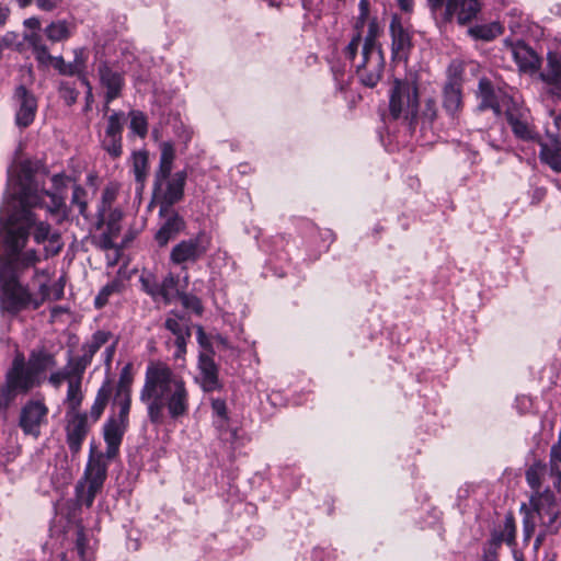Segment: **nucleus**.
Instances as JSON below:
<instances>
[{"label":"nucleus","instance_id":"f257e3e1","mask_svg":"<svg viewBox=\"0 0 561 561\" xmlns=\"http://www.w3.org/2000/svg\"><path fill=\"white\" fill-rule=\"evenodd\" d=\"M139 400L145 404L147 417L161 426L169 419L179 421L190 411V392L184 378L168 364L150 362L145 371Z\"/></svg>","mask_w":561,"mask_h":561},{"label":"nucleus","instance_id":"f03ea898","mask_svg":"<svg viewBox=\"0 0 561 561\" xmlns=\"http://www.w3.org/2000/svg\"><path fill=\"white\" fill-rule=\"evenodd\" d=\"M16 198L19 205L10 210L5 221L2 220V243L8 249L7 265L15 268L32 267L39 261L37 252L34 249H24L35 221L32 208L39 205L41 197L31 175L21 184Z\"/></svg>","mask_w":561,"mask_h":561},{"label":"nucleus","instance_id":"7ed1b4c3","mask_svg":"<svg viewBox=\"0 0 561 561\" xmlns=\"http://www.w3.org/2000/svg\"><path fill=\"white\" fill-rule=\"evenodd\" d=\"M114 403L118 407L117 415L110 416L103 424V438L106 450L103 454L107 460L117 457L124 435L129 426V412L131 407L130 387L121 381L116 389Z\"/></svg>","mask_w":561,"mask_h":561},{"label":"nucleus","instance_id":"20e7f679","mask_svg":"<svg viewBox=\"0 0 561 561\" xmlns=\"http://www.w3.org/2000/svg\"><path fill=\"white\" fill-rule=\"evenodd\" d=\"M362 36L357 33L344 49V56L355 69L359 82L368 88H374L380 81L385 58L381 49L363 50L358 53Z\"/></svg>","mask_w":561,"mask_h":561},{"label":"nucleus","instance_id":"39448f33","mask_svg":"<svg viewBox=\"0 0 561 561\" xmlns=\"http://www.w3.org/2000/svg\"><path fill=\"white\" fill-rule=\"evenodd\" d=\"M8 249L2 243V311L18 314L30 308L33 297L26 285L19 277L28 267L15 268L7 265Z\"/></svg>","mask_w":561,"mask_h":561},{"label":"nucleus","instance_id":"423d86ee","mask_svg":"<svg viewBox=\"0 0 561 561\" xmlns=\"http://www.w3.org/2000/svg\"><path fill=\"white\" fill-rule=\"evenodd\" d=\"M520 512L535 519V524L546 531L558 533L561 528V511L556 495L549 489L535 492L529 500V506L522 504Z\"/></svg>","mask_w":561,"mask_h":561},{"label":"nucleus","instance_id":"0eeeda50","mask_svg":"<svg viewBox=\"0 0 561 561\" xmlns=\"http://www.w3.org/2000/svg\"><path fill=\"white\" fill-rule=\"evenodd\" d=\"M105 459L106 457L102 453L94 455V447L91 446L84 476L76 486L79 504L91 507L95 496L102 491L107 478V462Z\"/></svg>","mask_w":561,"mask_h":561},{"label":"nucleus","instance_id":"6e6552de","mask_svg":"<svg viewBox=\"0 0 561 561\" xmlns=\"http://www.w3.org/2000/svg\"><path fill=\"white\" fill-rule=\"evenodd\" d=\"M390 114L393 118L404 117L410 124H416L419 117V95L415 82L394 80L389 101Z\"/></svg>","mask_w":561,"mask_h":561},{"label":"nucleus","instance_id":"1a4fd4ad","mask_svg":"<svg viewBox=\"0 0 561 561\" xmlns=\"http://www.w3.org/2000/svg\"><path fill=\"white\" fill-rule=\"evenodd\" d=\"M33 371L27 368L23 354H18L5 376V387H2V401L9 402L19 394H26L37 385Z\"/></svg>","mask_w":561,"mask_h":561},{"label":"nucleus","instance_id":"9d476101","mask_svg":"<svg viewBox=\"0 0 561 561\" xmlns=\"http://www.w3.org/2000/svg\"><path fill=\"white\" fill-rule=\"evenodd\" d=\"M96 75L101 88L105 90L104 95V111H108V105L116 99L122 96L123 90L126 84L125 71H123L116 64L107 60H102L98 64Z\"/></svg>","mask_w":561,"mask_h":561},{"label":"nucleus","instance_id":"9b49d317","mask_svg":"<svg viewBox=\"0 0 561 561\" xmlns=\"http://www.w3.org/2000/svg\"><path fill=\"white\" fill-rule=\"evenodd\" d=\"M48 408L44 400H28L21 409L19 425L25 435L38 438L41 427L46 425L48 420Z\"/></svg>","mask_w":561,"mask_h":561},{"label":"nucleus","instance_id":"f8f14e48","mask_svg":"<svg viewBox=\"0 0 561 561\" xmlns=\"http://www.w3.org/2000/svg\"><path fill=\"white\" fill-rule=\"evenodd\" d=\"M88 414L84 412L66 413V442L72 456L80 453L82 444L90 432Z\"/></svg>","mask_w":561,"mask_h":561},{"label":"nucleus","instance_id":"ddd939ff","mask_svg":"<svg viewBox=\"0 0 561 561\" xmlns=\"http://www.w3.org/2000/svg\"><path fill=\"white\" fill-rule=\"evenodd\" d=\"M164 328L174 335L175 352L173 357L181 359L186 354V344L191 339V319L178 311H170L164 320Z\"/></svg>","mask_w":561,"mask_h":561},{"label":"nucleus","instance_id":"4468645a","mask_svg":"<svg viewBox=\"0 0 561 561\" xmlns=\"http://www.w3.org/2000/svg\"><path fill=\"white\" fill-rule=\"evenodd\" d=\"M204 234L199 233L195 238L182 240L176 243L170 253V261L175 265L195 263L207 252V245L204 243Z\"/></svg>","mask_w":561,"mask_h":561},{"label":"nucleus","instance_id":"2eb2a0df","mask_svg":"<svg viewBox=\"0 0 561 561\" xmlns=\"http://www.w3.org/2000/svg\"><path fill=\"white\" fill-rule=\"evenodd\" d=\"M159 215L161 217V225L156 232L154 240L159 247H165L185 229L186 224L184 218L173 208L160 206Z\"/></svg>","mask_w":561,"mask_h":561},{"label":"nucleus","instance_id":"dca6fc26","mask_svg":"<svg viewBox=\"0 0 561 561\" xmlns=\"http://www.w3.org/2000/svg\"><path fill=\"white\" fill-rule=\"evenodd\" d=\"M15 106V124L20 128L28 127L35 118L37 112V100L34 94L25 87L20 85L13 94Z\"/></svg>","mask_w":561,"mask_h":561},{"label":"nucleus","instance_id":"f3484780","mask_svg":"<svg viewBox=\"0 0 561 561\" xmlns=\"http://www.w3.org/2000/svg\"><path fill=\"white\" fill-rule=\"evenodd\" d=\"M185 182L186 172L179 171L168 178L159 188L153 186V195L160 202V206L172 208L175 203L180 202L184 194Z\"/></svg>","mask_w":561,"mask_h":561},{"label":"nucleus","instance_id":"a211bd4d","mask_svg":"<svg viewBox=\"0 0 561 561\" xmlns=\"http://www.w3.org/2000/svg\"><path fill=\"white\" fill-rule=\"evenodd\" d=\"M112 339H114V336L110 331H95L91 337L81 345L82 354L76 357L70 356L77 366L75 370L84 373L85 369L91 365L93 356Z\"/></svg>","mask_w":561,"mask_h":561},{"label":"nucleus","instance_id":"6ab92c4d","mask_svg":"<svg viewBox=\"0 0 561 561\" xmlns=\"http://www.w3.org/2000/svg\"><path fill=\"white\" fill-rule=\"evenodd\" d=\"M506 119L513 134L520 140L538 141L539 134L529 124L528 112L515 105L508 106L505 111Z\"/></svg>","mask_w":561,"mask_h":561},{"label":"nucleus","instance_id":"aec40b11","mask_svg":"<svg viewBox=\"0 0 561 561\" xmlns=\"http://www.w3.org/2000/svg\"><path fill=\"white\" fill-rule=\"evenodd\" d=\"M391 35V55L397 61H407L412 48L411 35L398 18H393L389 26Z\"/></svg>","mask_w":561,"mask_h":561},{"label":"nucleus","instance_id":"412c9836","mask_svg":"<svg viewBox=\"0 0 561 561\" xmlns=\"http://www.w3.org/2000/svg\"><path fill=\"white\" fill-rule=\"evenodd\" d=\"M443 107L453 118H455L462 108L461 83L456 78L448 80L443 88Z\"/></svg>","mask_w":561,"mask_h":561},{"label":"nucleus","instance_id":"4be33fe9","mask_svg":"<svg viewBox=\"0 0 561 561\" xmlns=\"http://www.w3.org/2000/svg\"><path fill=\"white\" fill-rule=\"evenodd\" d=\"M198 368L201 370V385L204 391L211 392L220 388L218 368L209 355L205 353L199 355Z\"/></svg>","mask_w":561,"mask_h":561},{"label":"nucleus","instance_id":"5701e85b","mask_svg":"<svg viewBox=\"0 0 561 561\" xmlns=\"http://www.w3.org/2000/svg\"><path fill=\"white\" fill-rule=\"evenodd\" d=\"M539 159L554 172H561V142L551 137L548 140L539 139Z\"/></svg>","mask_w":561,"mask_h":561},{"label":"nucleus","instance_id":"b1692460","mask_svg":"<svg viewBox=\"0 0 561 561\" xmlns=\"http://www.w3.org/2000/svg\"><path fill=\"white\" fill-rule=\"evenodd\" d=\"M479 11L480 3L478 0H455V8L450 12V18L448 20H436L442 24H447L450 23L456 16L458 23L460 25H465L472 21Z\"/></svg>","mask_w":561,"mask_h":561},{"label":"nucleus","instance_id":"393cba45","mask_svg":"<svg viewBox=\"0 0 561 561\" xmlns=\"http://www.w3.org/2000/svg\"><path fill=\"white\" fill-rule=\"evenodd\" d=\"M503 542L511 548L516 546V524L512 514H507L505 516L502 530H494L491 534V538L486 546L499 550Z\"/></svg>","mask_w":561,"mask_h":561},{"label":"nucleus","instance_id":"a878e982","mask_svg":"<svg viewBox=\"0 0 561 561\" xmlns=\"http://www.w3.org/2000/svg\"><path fill=\"white\" fill-rule=\"evenodd\" d=\"M174 158L175 150L173 145L169 141L162 142L159 168L154 172L153 183L156 188H159L168 178H171Z\"/></svg>","mask_w":561,"mask_h":561},{"label":"nucleus","instance_id":"bb28decb","mask_svg":"<svg viewBox=\"0 0 561 561\" xmlns=\"http://www.w3.org/2000/svg\"><path fill=\"white\" fill-rule=\"evenodd\" d=\"M539 78L553 90L561 91V55L549 51L547 65L539 73Z\"/></svg>","mask_w":561,"mask_h":561},{"label":"nucleus","instance_id":"cd10ccee","mask_svg":"<svg viewBox=\"0 0 561 561\" xmlns=\"http://www.w3.org/2000/svg\"><path fill=\"white\" fill-rule=\"evenodd\" d=\"M513 56L522 71L534 73L540 68V58L525 44L516 45Z\"/></svg>","mask_w":561,"mask_h":561},{"label":"nucleus","instance_id":"c85d7f7f","mask_svg":"<svg viewBox=\"0 0 561 561\" xmlns=\"http://www.w3.org/2000/svg\"><path fill=\"white\" fill-rule=\"evenodd\" d=\"M478 96L480 98L479 110L491 108L495 115L501 114V105L497 100V92L494 90L492 83L486 78L479 80Z\"/></svg>","mask_w":561,"mask_h":561},{"label":"nucleus","instance_id":"c756f323","mask_svg":"<svg viewBox=\"0 0 561 561\" xmlns=\"http://www.w3.org/2000/svg\"><path fill=\"white\" fill-rule=\"evenodd\" d=\"M23 38L32 49L38 65H45L50 60L49 49L39 32L24 33Z\"/></svg>","mask_w":561,"mask_h":561},{"label":"nucleus","instance_id":"7c9ffc66","mask_svg":"<svg viewBox=\"0 0 561 561\" xmlns=\"http://www.w3.org/2000/svg\"><path fill=\"white\" fill-rule=\"evenodd\" d=\"M82 379L83 375L72 377L67 385V394L65 399V404L67 407V412H80L79 409L83 402L84 394L82 391Z\"/></svg>","mask_w":561,"mask_h":561},{"label":"nucleus","instance_id":"2f4dec72","mask_svg":"<svg viewBox=\"0 0 561 561\" xmlns=\"http://www.w3.org/2000/svg\"><path fill=\"white\" fill-rule=\"evenodd\" d=\"M113 393V386L108 379L104 380L102 386L99 388L94 402L90 409V417L93 422H96L103 414L110 398Z\"/></svg>","mask_w":561,"mask_h":561},{"label":"nucleus","instance_id":"473e14b6","mask_svg":"<svg viewBox=\"0 0 561 561\" xmlns=\"http://www.w3.org/2000/svg\"><path fill=\"white\" fill-rule=\"evenodd\" d=\"M44 34L51 43H58L67 41L72 35V30L68 21L57 20L44 28Z\"/></svg>","mask_w":561,"mask_h":561},{"label":"nucleus","instance_id":"72a5a7b5","mask_svg":"<svg viewBox=\"0 0 561 561\" xmlns=\"http://www.w3.org/2000/svg\"><path fill=\"white\" fill-rule=\"evenodd\" d=\"M56 366L55 356L46 351L33 352L28 359L27 368L33 371L37 379L38 374Z\"/></svg>","mask_w":561,"mask_h":561},{"label":"nucleus","instance_id":"f704fd0d","mask_svg":"<svg viewBox=\"0 0 561 561\" xmlns=\"http://www.w3.org/2000/svg\"><path fill=\"white\" fill-rule=\"evenodd\" d=\"M99 225L105 224L111 234H116L119 231V221L123 213L118 208L100 207L98 210Z\"/></svg>","mask_w":561,"mask_h":561},{"label":"nucleus","instance_id":"c9c22d12","mask_svg":"<svg viewBox=\"0 0 561 561\" xmlns=\"http://www.w3.org/2000/svg\"><path fill=\"white\" fill-rule=\"evenodd\" d=\"M76 367V363L69 356L67 364L62 369L56 370L49 375L48 382L54 388L58 389L64 381H67L68 385L69 380H71L72 377L84 375V373H79L75 370Z\"/></svg>","mask_w":561,"mask_h":561},{"label":"nucleus","instance_id":"e433bc0d","mask_svg":"<svg viewBox=\"0 0 561 561\" xmlns=\"http://www.w3.org/2000/svg\"><path fill=\"white\" fill-rule=\"evenodd\" d=\"M133 173L135 181L144 187L148 174V153L147 151H136L133 153Z\"/></svg>","mask_w":561,"mask_h":561},{"label":"nucleus","instance_id":"4c0bfd02","mask_svg":"<svg viewBox=\"0 0 561 561\" xmlns=\"http://www.w3.org/2000/svg\"><path fill=\"white\" fill-rule=\"evenodd\" d=\"M179 288V278L169 273L161 280V296L164 305L171 304L181 294Z\"/></svg>","mask_w":561,"mask_h":561},{"label":"nucleus","instance_id":"58836bf2","mask_svg":"<svg viewBox=\"0 0 561 561\" xmlns=\"http://www.w3.org/2000/svg\"><path fill=\"white\" fill-rule=\"evenodd\" d=\"M468 33L477 39L492 41L502 34V26L499 23L476 25L470 27Z\"/></svg>","mask_w":561,"mask_h":561},{"label":"nucleus","instance_id":"ea45409f","mask_svg":"<svg viewBox=\"0 0 561 561\" xmlns=\"http://www.w3.org/2000/svg\"><path fill=\"white\" fill-rule=\"evenodd\" d=\"M141 289L149 295L154 302H162L161 282H158L152 274H144L140 276Z\"/></svg>","mask_w":561,"mask_h":561},{"label":"nucleus","instance_id":"a19ab883","mask_svg":"<svg viewBox=\"0 0 561 561\" xmlns=\"http://www.w3.org/2000/svg\"><path fill=\"white\" fill-rule=\"evenodd\" d=\"M427 4L435 19L448 20L455 8V0H427Z\"/></svg>","mask_w":561,"mask_h":561},{"label":"nucleus","instance_id":"79ce46f5","mask_svg":"<svg viewBox=\"0 0 561 561\" xmlns=\"http://www.w3.org/2000/svg\"><path fill=\"white\" fill-rule=\"evenodd\" d=\"M130 124L129 127L134 134L140 138H145L148 133V121L146 115L140 111L129 112Z\"/></svg>","mask_w":561,"mask_h":561},{"label":"nucleus","instance_id":"37998d69","mask_svg":"<svg viewBox=\"0 0 561 561\" xmlns=\"http://www.w3.org/2000/svg\"><path fill=\"white\" fill-rule=\"evenodd\" d=\"M379 27L375 21L369 22L367 33L362 38L360 49L363 50H373V49H381L380 44L378 43Z\"/></svg>","mask_w":561,"mask_h":561},{"label":"nucleus","instance_id":"c03bdc74","mask_svg":"<svg viewBox=\"0 0 561 561\" xmlns=\"http://www.w3.org/2000/svg\"><path fill=\"white\" fill-rule=\"evenodd\" d=\"M438 108L436 105V101L433 98H427L424 100V103L419 112V119H422L423 123L432 124L437 117Z\"/></svg>","mask_w":561,"mask_h":561},{"label":"nucleus","instance_id":"a18cd8bd","mask_svg":"<svg viewBox=\"0 0 561 561\" xmlns=\"http://www.w3.org/2000/svg\"><path fill=\"white\" fill-rule=\"evenodd\" d=\"M123 112H113L107 119V126L105 129V135L107 136H122L123 131Z\"/></svg>","mask_w":561,"mask_h":561},{"label":"nucleus","instance_id":"49530a36","mask_svg":"<svg viewBox=\"0 0 561 561\" xmlns=\"http://www.w3.org/2000/svg\"><path fill=\"white\" fill-rule=\"evenodd\" d=\"M71 203L78 207L79 214L81 216L87 217V191L82 186H73Z\"/></svg>","mask_w":561,"mask_h":561},{"label":"nucleus","instance_id":"de8ad7c7","mask_svg":"<svg viewBox=\"0 0 561 561\" xmlns=\"http://www.w3.org/2000/svg\"><path fill=\"white\" fill-rule=\"evenodd\" d=\"M102 147L111 157L118 158L122 154V136L105 135Z\"/></svg>","mask_w":561,"mask_h":561},{"label":"nucleus","instance_id":"09e8293b","mask_svg":"<svg viewBox=\"0 0 561 561\" xmlns=\"http://www.w3.org/2000/svg\"><path fill=\"white\" fill-rule=\"evenodd\" d=\"M58 91H59L60 98L64 100V102L68 106H71L77 102L79 92L72 85H70L68 82L61 81L59 83Z\"/></svg>","mask_w":561,"mask_h":561},{"label":"nucleus","instance_id":"8fccbe9b","mask_svg":"<svg viewBox=\"0 0 561 561\" xmlns=\"http://www.w3.org/2000/svg\"><path fill=\"white\" fill-rule=\"evenodd\" d=\"M32 228H34L33 238L37 244L44 243L49 238L51 227L48 222H46V221L36 222V220H35Z\"/></svg>","mask_w":561,"mask_h":561},{"label":"nucleus","instance_id":"3c124183","mask_svg":"<svg viewBox=\"0 0 561 561\" xmlns=\"http://www.w3.org/2000/svg\"><path fill=\"white\" fill-rule=\"evenodd\" d=\"M178 298H180L184 308L192 309L196 313H201L203 311L201 300L196 296L186 294L182 290Z\"/></svg>","mask_w":561,"mask_h":561},{"label":"nucleus","instance_id":"603ef678","mask_svg":"<svg viewBox=\"0 0 561 561\" xmlns=\"http://www.w3.org/2000/svg\"><path fill=\"white\" fill-rule=\"evenodd\" d=\"M526 481L528 485L535 490L536 492H540L541 478H540V468L539 466H531L526 471Z\"/></svg>","mask_w":561,"mask_h":561},{"label":"nucleus","instance_id":"864d4df0","mask_svg":"<svg viewBox=\"0 0 561 561\" xmlns=\"http://www.w3.org/2000/svg\"><path fill=\"white\" fill-rule=\"evenodd\" d=\"M537 525L535 524V519L533 517H528L524 514L523 516V542L528 545L531 537L535 534Z\"/></svg>","mask_w":561,"mask_h":561},{"label":"nucleus","instance_id":"5fc2aeb1","mask_svg":"<svg viewBox=\"0 0 561 561\" xmlns=\"http://www.w3.org/2000/svg\"><path fill=\"white\" fill-rule=\"evenodd\" d=\"M116 288V284H107L105 285L99 293V295L95 297V306L98 308H101L103 307L107 300H108V297L114 293Z\"/></svg>","mask_w":561,"mask_h":561},{"label":"nucleus","instance_id":"6e6d98bb","mask_svg":"<svg viewBox=\"0 0 561 561\" xmlns=\"http://www.w3.org/2000/svg\"><path fill=\"white\" fill-rule=\"evenodd\" d=\"M79 68L82 70L87 69L88 54L84 47H78L73 49V60Z\"/></svg>","mask_w":561,"mask_h":561},{"label":"nucleus","instance_id":"4d7b16f0","mask_svg":"<svg viewBox=\"0 0 561 561\" xmlns=\"http://www.w3.org/2000/svg\"><path fill=\"white\" fill-rule=\"evenodd\" d=\"M42 68H47L53 66L59 75L64 76V69L66 68V61L62 56H51L50 60L45 65H38Z\"/></svg>","mask_w":561,"mask_h":561},{"label":"nucleus","instance_id":"13d9d810","mask_svg":"<svg viewBox=\"0 0 561 561\" xmlns=\"http://www.w3.org/2000/svg\"><path fill=\"white\" fill-rule=\"evenodd\" d=\"M64 0H36V5L43 11L50 12L58 8Z\"/></svg>","mask_w":561,"mask_h":561},{"label":"nucleus","instance_id":"bf43d9fd","mask_svg":"<svg viewBox=\"0 0 561 561\" xmlns=\"http://www.w3.org/2000/svg\"><path fill=\"white\" fill-rule=\"evenodd\" d=\"M557 534L556 531H546V528H540L539 533L537 534L535 540H534V546H533V550L535 553L538 552V550L540 549V547L542 546V543L545 542L546 540V537L548 535H554Z\"/></svg>","mask_w":561,"mask_h":561},{"label":"nucleus","instance_id":"052dcab7","mask_svg":"<svg viewBox=\"0 0 561 561\" xmlns=\"http://www.w3.org/2000/svg\"><path fill=\"white\" fill-rule=\"evenodd\" d=\"M213 411L224 420L227 419V407L224 400L217 399L211 402Z\"/></svg>","mask_w":561,"mask_h":561},{"label":"nucleus","instance_id":"680f3d73","mask_svg":"<svg viewBox=\"0 0 561 561\" xmlns=\"http://www.w3.org/2000/svg\"><path fill=\"white\" fill-rule=\"evenodd\" d=\"M560 439H561V433H560ZM559 462H561V440H559L557 444H554L551 447L549 465H551V463L559 465Z\"/></svg>","mask_w":561,"mask_h":561},{"label":"nucleus","instance_id":"e2e57ef3","mask_svg":"<svg viewBox=\"0 0 561 561\" xmlns=\"http://www.w3.org/2000/svg\"><path fill=\"white\" fill-rule=\"evenodd\" d=\"M116 345H117V340L115 339L110 345H106V347L104 350L103 355H104V363L106 366H110L112 363L113 356L115 354Z\"/></svg>","mask_w":561,"mask_h":561},{"label":"nucleus","instance_id":"0e129e2a","mask_svg":"<svg viewBox=\"0 0 561 561\" xmlns=\"http://www.w3.org/2000/svg\"><path fill=\"white\" fill-rule=\"evenodd\" d=\"M45 195L50 198L55 210H59L64 206V199L57 193L45 191Z\"/></svg>","mask_w":561,"mask_h":561},{"label":"nucleus","instance_id":"69168bd1","mask_svg":"<svg viewBox=\"0 0 561 561\" xmlns=\"http://www.w3.org/2000/svg\"><path fill=\"white\" fill-rule=\"evenodd\" d=\"M550 474L554 479L553 485L556 488H560L561 486V469H560L559 465H556V463L550 465Z\"/></svg>","mask_w":561,"mask_h":561},{"label":"nucleus","instance_id":"338daca9","mask_svg":"<svg viewBox=\"0 0 561 561\" xmlns=\"http://www.w3.org/2000/svg\"><path fill=\"white\" fill-rule=\"evenodd\" d=\"M76 549H77V552H78V556L80 557V559L82 561H87L85 543H84V537H83L82 534H80L78 536L77 543H76Z\"/></svg>","mask_w":561,"mask_h":561},{"label":"nucleus","instance_id":"774afa93","mask_svg":"<svg viewBox=\"0 0 561 561\" xmlns=\"http://www.w3.org/2000/svg\"><path fill=\"white\" fill-rule=\"evenodd\" d=\"M482 561H499L497 550L485 546L483 550Z\"/></svg>","mask_w":561,"mask_h":561}]
</instances>
